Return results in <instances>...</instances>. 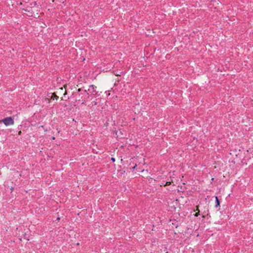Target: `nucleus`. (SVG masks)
I'll return each instance as SVG.
<instances>
[{"label":"nucleus","instance_id":"nucleus-1","mask_svg":"<svg viewBox=\"0 0 253 253\" xmlns=\"http://www.w3.org/2000/svg\"><path fill=\"white\" fill-rule=\"evenodd\" d=\"M2 122L6 126L14 124V121L11 117H7L3 119Z\"/></svg>","mask_w":253,"mask_h":253},{"label":"nucleus","instance_id":"nucleus-11","mask_svg":"<svg viewBox=\"0 0 253 253\" xmlns=\"http://www.w3.org/2000/svg\"><path fill=\"white\" fill-rule=\"evenodd\" d=\"M21 131H19V132H18V134H19V135H20V134H21Z\"/></svg>","mask_w":253,"mask_h":253},{"label":"nucleus","instance_id":"nucleus-3","mask_svg":"<svg viewBox=\"0 0 253 253\" xmlns=\"http://www.w3.org/2000/svg\"><path fill=\"white\" fill-rule=\"evenodd\" d=\"M215 202H216V204H215V207L216 208H217L218 206H219V205H220V202H219V201L217 197H215Z\"/></svg>","mask_w":253,"mask_h":253},{"label":"nucleus","instance_id":"nucleus-12","mask_svg":"<svg viewBox=\"0 0 253 253\" xmlns=\"http://www.w3.org/2000/svg\"><path fill=\"white\" fill-rule=\"evenodd\" d=\"M22 4V2H20L19 4H20V5H21Z\"/></svg>","mask_w":253,"mask_h":253},{"label":"nucleus","instance_id":"nucleus-6","mask_svg":"<svg viewBox=\"0 0 253 253\" xmlns=\"http://www.w3.org/2000/svg\"><path fill=\"white\" fill-rule=\"evenodd\" d=\"M198 207H197V211H198V212L195 214V216H198L199 214V211L198 210Z\"/></svg>","mask_w":253,"mask_h":253},{"label":"nucleus","instance_id":"nucleus-2","mask_svg":"<svg viewBox=\"0 0 253 253\" xmlns=\"http://www.w3.org/2000/svg\"><path fill=\"white\" fill-rule=\"evenodd\" d=\"M96 87L94 85H90L89 86V88L88 89V91L91 93H94L95 92V88Z\"/></svg>","mask_w":253,"mask_h":253},{"label":"nucleus","instance_id":"nucleus-13","mask_svg":"<svg viewBox=\"0 0 253 253\" xmlns=\"http://www.w3.org/2000/svg\"><path fill=\"white\" fill-rule=\"evenodd\" d=\"M55 139V137H52V139Z\"/></svg>","mask_w":253,"mask_h":253},{"label":"nucleus","instance_id":"nucleus-9","mask_svg":"<svg viewBox=\"0 0 253 253\" xmlns=\"http://www.w3.org/2000/svg\"><path fill=\"white\" fill-rule=\"evenodd\" d=\"M111 160L113 161V162H115V159L114 158H111Z\"/></svg>","mask_w":253,"mask_h":253},{"label":"nucleus","instance_id":"nucleus-8","mask_svg":"<svg viewBox=\"0 0 253 253\" xmlns=\"http://www.w3.org/2000/svg\"><path fill=\"white\" fill-rule=\"evenodd\" d=\"M84 93H86V94L87 95V97H89L88 93L87 92L86 90H84Z\"/></svg>","mask_w":253,"mask_h":253},{"label":"nucleus","instance_id":"nucleus-10","mask_svg":"<svg viewBox=\"0 0 253 253\" xmlns=\"http://www.w3.org/2000/svg\"><path fill=\"white\" fill-rule=\"evenodd\" d=\"M81 91V88H79V89H78V91L79 92V91Z\"/></svg>","mask_w":253,"mask_h":253},{"label":"nucleus","instance_id":"nucleus-4","mask_svg":"<svg viewBox=\"0 0 253 253\" xmlns=\"http://www.w3.org/2000/svg\"><path fill=\"white\" fill-rule=\"evenodd\" d=\"M170 184V182H167L165 184L162 183V185H161V186H162V185H164V186L169 185Z\"/></svg>","mask_w":253,"mask_h":253},{"label":"nucleus","instance_id":"nucleus-7","mask_svg":"<svg viewBox=\"0 0 253 253\" xmlns=\"http://www.w3.org/2000/svg\"><path fill=\"white\" fill-rule=\"evenodd\" d=\"M53 96H54V98H55L56 100L58 99V97L54 93L52 94L51 97L52 98Z\"/></svg>","mask_w":253,"mask_h":253},{"label":"nucleus","instance_id":"nucleus-5","mask_svg":"<svg viewBox=\"0 0 253 253\" xmlns=\"http://www.w3.org/2000/svg\"><path fill=\"white\" fill-rule=\"evenodd\" d=\"M37 4L36 3V2L35 1L34 2H32V3H31V6H35Z\"/></svg>","mask_w":253,"mask_h":253}]
</instances>
